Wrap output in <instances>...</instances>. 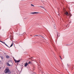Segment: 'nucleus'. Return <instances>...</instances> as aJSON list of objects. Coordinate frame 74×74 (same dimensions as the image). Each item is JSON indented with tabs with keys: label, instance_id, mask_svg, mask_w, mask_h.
<instances>
[{
	"label": "nucleus",
	"instance_id": "obj_8",
	"mask_svg": "<svg viewBox=\"0 0 74 74\" xmlns=\"http://www.w3.org/2000/svg\"><path fill=\"white\" fill-rule=\"evenodd\" d=\"M28 65V63L27 62H26V63H25V67H27V65Z\"/></svg>",
	"mask_w": 74,
	"mask_h": 74
},
{
	"label": "nucleus",
	"instance_id": "obj_11",
	"mask_svg": "<svg viewBox=\"0 0 74 74\" xmlns=\"http://www.w3.org/2000/svg\"><path fill=\"white\" fill-rule=\"evenodd\" d=\"M7 63L8 65V66H11V65L10 64L8 63L7 62Z\"/></svg>",
	"mask_w": 74,
	"mask_h": 74
},
{
	"label": "nucleus",
	"instance_id": "obj_19",
	"mask_svg": "<svg viewBox=\"0 0 74 74\" xmlns=\"http://www.w3.org/2000/svg\"><path fill=\"white\" fill-rule=\"evenodd\" d=\"M60 58L61 59H62V58H61V56H60Z\"/></svg>",
	"mask_w": 74,
	"mask_h": 74
},
{
	"label": "nucleus",
	"instance_id": "obj_14",
	"mask_svg": "<svg viewBox=\"0 0 74 74\" xmlns=\"http://www.w3.org/2000/svg\"><path fill=\"white\" fill-rule=\"evenodd\" d=\"M31 6H32L33 7H34V5L32 4H31Z\"/></svg>",
	"mask_w": 74,
	"mask_h": 74
},
{
	"label": "nucleus",
	"instance_id": "obj_15",
	"mask_svg": "<svg viewBox=\"0 0 74 74\" xmlns=\"http://www.w3.org/2000/svg\"><path fill=\"white\" fill-rule=\"evenodd\" d=\"M40 37H42V38H44L43 36H42L41 35H40Z\"/></svg>",
	"mask_w": 74,
	"mask_h": 74
},
{
	"label": "nucleus",
	"instance_id": "obj_10",
	"mask_svg": "<svg viewBox=\"0 0 74 74\" xmlns=\"http://www.w3.org/2000/svg\"><path fill=\"white\" fill-rule=\"evenodd\" d=\"M10 56H6V57L7 58V59H8L9 58H10Z\"/></svg>",
	"mask_w": 74,
	"mask_h": 74
},
{
	"label": "nucleus",
	"instance_id": "obj_7",
	"mask_svg": "<svg viewBox=\"0 0 74 74\" xmlns=\"http://www.w3.org/2000/svg\"><path fill=\"white\" fill-rule=\"evenodd\" d=\"M63 21H64V22H67V18L66 17L64 18V20H63Z\"/></svg>",
	"mask_w": 74,
	"mask_h": 74
},
{
	"label": "nucleus",
	"instance_id": "obj_12",
	"mask_svg": "<svg viewBox=\"0 0 74 74\" xmlns=\"http://www.w3.org/2000/svg\"><path fill=\"white\" fill-rule=\"evenodd\" d=\"M40 36V35H36L34 36V37H35V36H38V37H39V36Z\"/></svg>",
	"mask_w": 74,
	"mask_h": 74
},
{
	"label": "nucleus",
	"instance_id": "obj_3",
	"mask_svg": "<svg viewBox=\"0 0 74 74\" xmlns=\"http://www.w3.org/2000/svg\"><path fill=\"white\" fill-rule=\"evenodd\" d=\"M14 61L15 62V63H19L20 62V60H16L15 59L14 60Z\"/></svg>",
	"mask_w": 74,
	"mask_h": 74
},
{
	"label": "nucleus",
	"instance_id": "obj_22",
	"mask_svg": "<svg viewBox=\"0 0 74 74\" xmlns=\"http://www.w3.org/2000/svg\"><path fill=\"white\" fill-rule=\"evenodd\" d=\"M67 66H68V64H67Z\"/></svg>",
	"mask_w": 74,
	"mask_h": 74
},
{
	"label": "nucleus",
	"instance_id": "obj_4",
	"mask_svg": "<svg viewBox=\"0 0 74 74\" xmlns=\"http://www.w3.org/2000/svg\"><path fill=\"white\" fill-rule=\"evenodd\" d=\"M4 45H6V46L8 47L9 48H10V47H11L12 46V45H13V44L12 43L11 45V46H10V47H9V46H8V45H7V44H5V43Z\"/></svg>",
	"mask_w": 74,
	"mask_h": 74
},
{
	"label": "nucleus",
	"instance_id": "obj_17",
	"mask_svg": "<svg viewBox=\"0 0 74 74\" xmlns=\"http://www.w3.org/2000/svg\"><path fill=\"white\" fill-rule=\"evenodd\" d=\"M3 44H5V42H3Z\"/></svg>",
	"mask_w": 74,
	"mask_h": 74
},
{
	"label": "nucleus",
	"instance_id": "obj_1",
	"mask_svg": "<svg viewBox=\"0 0 74 74\" xmlns=\"http://www.w3.org/2000/svg\"><path fill=\"white\" fill-rule=\"evenodd\" d=\"M10 71V70H9V69L6 68L4 71L5 73H8L9 74L10 73H11V71Z\"/></svg>",
	"mask_w": 74,
	"mask_h": 74
},
{
	"label": "nucleus",
	"instance_id": "obj_23",
	"mask_svg": "<svg viewBox=\"0 0 74 74\" xmlns=\"http://www.w3.org/2000/svg\"><path fill=\"white\" fill-rule=\"evenodd\" d=\"M0 69H1V68H0Z\"/></svg>",
	"mask_w": 74,
	"mask_h": 74
},
{
	"label": "nucleus",
	"instance_id": "obj_16",
	"mask_svg": "<svg viewBox=\"0 0 74 74\" xmlns=\"http://www.w3.org/2000/svg\"><path fill=\"white\" fill-rule=\"evenodd\" d=\"M0 42H2V43H3V42L1 41L0 40Z\"/></svg>",
	"mask_w": 74,
	"mask_h": 74
},
{
	"label": "nucleus",
	"instance_id": "obj_13",
	"mask_svg": "<svg viewBox=\"0 0 74 74\" xmlns=\"http://www.w3.org/2000/svg\"><path fill=\"white\" fill-rule=\"evenodd\" d=\"M0 57L2 59H3V56H0Z\"/></svg>",
	"mask_w": 74,
	"mask_h": 74
},
{
	"label": "nucleus",
	"instance_id": "obj_5",
	"mask_svg": "<svg viewBox=\"0 0 74 74\" xmlns=\"http://www.w3.org/2000/svg\"><path fill=\"white\" fill-rule=\"evenodd\" d=\"M28 64H31V65H33V63L32 62L29 61L28 63Z\"/></svg>",
	"mask_w": 74,
	"mask_h": 74
},
{
	"label": "nucleus",
	"instance_id": "obj_24",
	"mask_svg": "<svg viewBox=\"0 0 74 74\" xmlns=\"http://www.w3.org/2000/svg\"><path fill=\"white\" fill-rule=\"evenodd\" d=\"M0 62H1V61H0Z\"/></svg>",
	"mask_w": 74,
	"mask_h": 74
},
{
	"label": "nucleus",
	"instance_id": "obj_21",
	"mask_svg": "<svg viewBox=\"0 0 74 74\" xmlns=\"http://www.w3.org/2000/svg\"><path fill=\"white\" fill-rule=\"evenodd\" d=\"M32 60V61H33V60Z\"/></svg>",
	"mask_w": 74,
	"mask_h": 74
},
{
	"label": "nucleus",
	"instance_id": "obj_9",
	"mask_svg": "<svg viewBox=\"0 0 74 74\" xmlns=\"http://www.w3.org/2000/svg\"><path fill=\"white\" fill-rule=\"evenodd\" d=\"M39 7H40V8H43V9H44V8H45L44 7H43L42 6H39Z\"/></svg>",
	"mask_w": 74,
	"mask_h": 74
},
{
	"label": "nucleus",
	"instance_id": "obj_20",
	"mask_svg": "<svg viewBox=\"0 0 74 74\" xmlns=\"http://www.w3.org/2000/svg\"><path fill=\"white\" fill-rule=\"evenodd\" d=\"M70 23H71V22Z\"/></svg>",
	"mask_w": 74,
	"mask_h": 74
},
{
	"label": "nucleus",
	"instance_id": "obj_2",
	"mask_svg": "<svg viewBox=\"0 0 74 74\" xmlns=\"http://www.w3.org/2000/svg\"><path fill=\"white\" fill-rule=\"evenodd\" d=\"M65 15H66L67 16H69V18H70V17H71V16H72V15L71 14H69V13L67 12H66L65 13Z\"/></svg>",
	"mask_w": 74,
	"mask_h": 74
},
{
	"label": "nucleus",
	"instance_id": "obj_6",
	"mask_svg": "<svg viewBox=\"0 0 74 74\" xmlns=\"http://www.w3.org/2000/svg\"><path fill=\"white\" fill-rule=\"evenodd\" d=\"M38 12H31V14H38Z\"/></svg>",
	"mask_w": 74,
	"mask_h": 74
},
{
	"label": "nucleus",
	"instance_id": "obj_18",
	"mask_svg": "<svg viewBox=\"0 0 74 74\" xmlns=\"http://www.w3.org/2000/svg\"><path fill=\"white\" fill-rule=\"evenodd\" d=\"M25 34V32H24V33H23V34Z\"/></svg>",
	"mask_w": 74,
	"mask_h": 74
}]
</instances>
